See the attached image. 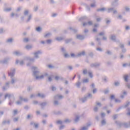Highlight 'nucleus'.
I'll return each instance as SVG.
<instances>
[{
  "label": "nucleus",
  "mask_w": 130,
  "mask_h": 130,
  "mask_svg": "<svg viewBox=\"0 0 130 130\" xmlns=\"http://www.w3.org/2000/svg\"><path fill=\"white\" fill-rule=\"evenodd\" d=\"M115 123L119 126V128H121V126H124L125 128H128V127H130V124L127 122H121L120 121H115Z\"/></svg>",
  "instance_id": "obj_1"
},
{
  "label": "nucleus",
  "mask_w": 130,
  "mask_h": 130,
  "mask_svg": "<svg viewBox=\"0 0 130 130\" xmlns=\"http://www.w3.org/2000/svg\"><path fill=\"white\" fill-rule=\"evenodd\" d=\"M42 54V51L41 50H38L34 52V57L33 58V61H35V59H38L39 58V55Z\"/></svg>",
  "instance_id": "obj_2"
},
{
  "label": "nucleus",
  "mask_w": 130,
  "mask_h": 130,
  "mask_svg": "<svg viewBox=\"0 0 130 130\" xmlns=\"http://www.w3.org/2000/svg\"><path fill=\"white\" fill-rule=\"evenodd\" d=\"M40 74V71L38 69V68L34 66L33 67V76L34 77H36V76H39Z\"/></svg>",
  "instance_id": "obj_3"
},
{
  "label": "nucleus",
  "mask_w": 130,
  "mask_h": 130,
  "mask_svg": "<svg viewBox=\"0 0 130 130\" xmlns=\"http://www.w3.org/2000/svg\"><path fill=\"white\" fill-rule=\"evenodd\" d=\"M110 102L112 101L113 100H115V103H120L121 102V100H118L117 99H115V95L114 94H111L110 96Z\"/></svg>",
  "instance_id": "obj_4"
},
{
  "label": "nucleus",
  "mask_w": 130,
  "mask_h": 130,
  "mask_svg": "<svg viewBox=\"0 0 130 130\" xmlns=\"http://www.w3.org/2000/svg\"><path fill=\"white\" fill-rule=\"evenodd\" d=\"M101 65V63L100 62H94L91 63L90 67V68H95V69H96L97 68H99V67H100Z\"/></svg>",
  "instance_id": "obj_5"
},
{
  "label": "nucleus",
  "mask_w": 130,
  "mask_h": 130,
  "mask_svg": "<svg viewBox=\"0 0 130 130\" xmlns=\"http://www.w3.org/2000/svg\"><path fill=\"white\" fill-rule=\"evenodd\" d=\"M63 96L62 95L59 94H56L54 96V100H61V99H63Z\"/></svg>",
  "instance_id": "obj_6"
},
{
  "label": "nucleus",
  "mask_w": 130,
  "mask_h": 130,
  "mask_svg": "<svg viewBox=\"0 0 130 130\" xmlns=\"http://www.w3.org/2000/svg\"><path fill=\"white\" fill-rule=\"evenodd\" d=\"M119 46L120 47V48H121L122 49V52L123 53H125V52H126V49H125V48H124V45L123 44H120L119 45Z\"/></svg>",
  "instance_id": "obj_7"
},
{
  "label": "nucleus",
  "mask_w": 130,
  "mask_h": 130,
  "mask_svg": "<svg viewBox=\"0 0 130 130\" xmlns=\"http://www.w3.org/2000/svg\"><path fill=\"white\" fill-rule=\"evenodd\" d=\"M85 55H86V51H85V50H83L82 52H79L77 54V58L81 57V56H85Z\"/></svg>",
  "instance_id": "obj_8"
},
{
  "label": "nucleus",
  "mask_w": 130,
  "mask_h": 130,
  "mask_svg": "<svg viewBox=\"0 0 130 130\" xmlns=\"http://www.w3.org/2000/svg\"><path fill=\"white\" fill-rule=\"evenodd\" d=\"M114 10V8H108L107 12H108V13H111V12L113 11V13L114 14H117V10Z\"/></svg>",
  "instance_id": "obj_9"
},
{
  "label": "nucleus",
  "mask_w": 130,
  "mask_h": 130,
  "mask_svg": "<svg viewBox=\"0 0 130 130\" xmlns=\"http://www.w3.org/2000/svg\"><path fill=\"white\" fill-rule=\"evenodd\" d=\"M77 39H79V40H84L85 39V36L82 35H77L76 36Z\"/></svg>",
  "instance_id": "obj_10"
},
{
  "label": "nucleus",
  "mask_w": 130,
  "mask_h": 130,
  "mask_svg": "<svg viewBox=\"0 0 130 130\" xmlns=\"http://www.w3.org/2000/svg\"><path fill=\"white\" fill-rule=\"evenodd\" d=\"M79 101L81 102L82 103H85L87 100H88V99H87L86 96H84V98H79Z\"/></svg>",
  "instance_id": "obj_11"
},
{
  "label": "nucleus",
  "mask_w": 130,
  "mask_h": 130,
  "mask_svg": "<svg viewBox=\"0 0 130 130\" xmlns=\"http://www.w3.org/2000/svg\"><path fill=\"white\" fill-rule=\"evenodd\" d=\"M85 20H89V19L88 18V17L86 16H83V17H81V18H80L79 19V22H82V21H85Z\"/></svg>",
  "instance_id": "obj_12"
},
{
  "label": "nucleus",
  "mask_w": 130,
  "mask_h": 130,
  "mask_svg": "<svg viewBox=\"0 0 130 130\" xmlns=\"http://www.w3.org/2000/svg\"><path fill=\"white\" fill-rule=\"evenodd\" d=\"M35 78L36 80H42V79H44V75H41V76L37 75L36 76H35Z\"/></svg>",
  "instance_id": "obj_13"
},
{
  "label": "nucleus",
  "mask_w": 130,
  "mask_h": 130,
  "mask_svg": "<svg viewBox=\"0 0 130 130\" xmlns=\"http://www.w3.org/2000/svg\"><path fill=\"white\" fill-rule=\"evenodd\" d=\"M118 0H114L113 2L112 3V7H117L118 6Z\"/></svg>",
  "instance_id": "obj_14"
},
{
  "label": "nucleus",
  "mask_w": 130,
  "mask_h": 130,
  "mask_svg": "<svg viewBox=\"0 0 130 130\" xmlns=\"http://www.w3.org/2000/svg\"><path fill=\"white\" fill-rule=\"evenodd\" d=\"M111 40L114 41V42H116V36L114 35H112L110 38Z\"/></svg>",
  "instance_id": "obj_15"
},
{
  "label": "nucleus",
  "mask_w": 130,
  "mask_h": 130,
  "mask_svg": "<svg viewBox=\"0 0 130 130\" xmlns=\"http://www.w3.org/2000/svg\"><path fill=\"white\" fill-rule=\"evenodd\" d=\"M53 114H55V115H62V112H61L60 111H59L57 112L54 111H53Z\"/></svg>",
  "instance_id": "obj_16"
},
{
  "label": "nucleus",
  "mask_w": 130,
  "mask_h": 130,
  "mask_svg": "<svg viewBox=\"0 0 130 130\" xmlns=\"http://www.w3.org/2000/svg\"><path fill=\"white\" fill-rule=\"evenodd\" d=\"M124 80L126 83H128V75H124Z\"/></svg>",
  "instance_id": "obj_17"
},
{
  "label": "nucleus",
  "mask_w": 130,
  "mask_h": 130,
  "mask_svg": "<svg viewBox=\"0 0 130 130\" xmlns=\"http://www.w3.org/2000/svg\"><path fill=\"white\" fill-rule=\"evenodd\" d=\"M100 40H101V38H95V41H97V42H98V45L99 46H101V41H100Z\"/></svg>",
  "instance_id": "obj_18"
},
{
  "label": "nucleus",
  "mask_w": 130,
  "mask_h": 130,
  "mask_svg": "<svg viewBox=\"0 0 130 130\" xmlns=\"http://www.w3.org/2000/svg\"><path fill=\"white\" fill-rule=\"evenodd\" d=\"M98 12H105L106 11V8H99L96 10Z\"/></svg>",
  "instance_id": "obj_19"
},
{
  "label": "nucleus",
  "mask_w": 130,
  "mask_h": 130,
  "mask_svg": "<svg viewBox=\"0 0 130 130\" xmlns=\"http://www.w3.org/2000/svg\"><path fill=\"white\" fill-rule=\"evenodd\" d=\"M113 85L114 86H115V87H118L120 86V82H119V81H115V82H114Z\"/></svg>",
  "instance_id": "obj_20"
},
{
  "label": "nucleus",
  "mask_w": 130,
  "mask_h": 130,
  "mask_svg": "<svg viewBox=\"0 0 130 130\" xmlns=\"http://www.w3.org/2000/svg\"><path fill=\"white\" fill-rule=\"evenodd\" d=\"M79 120H80V116H76L75 118L74 119L75 122L77 123V122H78Z\"/></svg>",
  "instance_id": "obj_21"
},
{
  "label": "nucleus",
  "mask_w": 130,
  "mask_h": 130,
  "mask_svg": "<svg viewBox=\"0 0 130 130\" xmlns=\"http://www.w3.org/2000/svg\"><path fill=\"white\" fill-rule=\"evenodd\" d=\"M69 30H71L72 31H73V32H74V33H75V34H76V33H77V32H78V30L77 29L73 28L72 27H70L69 28Z\"/></svg>",
  "instance_id": "obj_22"
},
{
  "label": "nucleus",
  "mask_w": 130,
  "mask_h": 130,
  "mask_svg": "<svg viewBox=\"0 0 130 130\" xmlns=\"http://www.w3.org/2000/svg\"><path fill=\"white\" fill-rule=\"evenodd\" d=\"M71 41H73L72 38L66 39V40H65V43L66 44H68L70 43V42H71Z\"/></svg>",
  "instance_id": "obj_23"
},
{
  "label": "nucleus",
  "mask_w": 130,
  "mask_h": 130,
  "mask_svg": "<svg viewBox=\"0 0 130 130\" xmlns=\"http://www.w3.org/2000/svg\"><path fill=\"white\" fill-rule=\"evenodd\" d=\"M64 40V38H63V37H57L56 38V40H57V41H61V40Z\"/></svg>",
  "instance_id": "obj_24"
},
{
  "label": "nucleus",
  "mask_w": 130,
  "mask_h": 130,
  "mask_svg": "<svg viewBox=\"0 0 130 130\" xmlns=\"http://www.w3.org/2000/svg\"><path fill=\"white\" fill-rule=\"evenodd\" d=\"M40 106H41L42 108L43 107H45L46 105H47V103L46 102L42 103L41 104H40Z\"/></svg>",
  "instance_id": "obj_25"
},
{
  "label": "nucleus",
  "mask_w": 130,
  "mask_h": 130,
  "mask_svg": "<svg viewBox=\"0 0 130 130\" xmlns=\"http://www.w3.org/2000/svg\"><path fill=\"white\" fill-rule=\"evenodd\" d=\"M50 36H51V32H48V34L45 35L44 37L45 38H49V37H50Z\"/></svg>",
  "instance_id": "obj_26"
},
{
  "label": "nucleus",
  "mask_w": 130,
  "mask_h": 130,
  "mask_svg": "<svg viewBox=\"0 0 130 130\" xmlns=\"http://www.w3.org/2000/svg\"><path fill=\"white\" fill-rule=\"evenodd\" d=\"M70 55L71 57H74V58H78V55L77 54H75L74 53H72L70 54Z\"/></svg>",
  "instance_id": "obj_27"
},
{
  "label": "nucleus",
  "mask_w": 130,
  "mask_h": 130,
  "mask_svg": "<svg viewBox=\"0 0 130 130\" xmlns=\"http://www.w3.org/2000/svg\"><path fill=\"white\" fill-rule=\"evenodd\" d=\"M130 105V102H126V104L123 106V108H126V107H128Z\"/></svg>",
  "instance_id": "obj_28"
},
{
  "label": "nucleus",
  "mask_w": 130,
  "mask_h": 130,
  "mask_svg": "<svg viewBox=\"0 0 130 130\" xmlns=\"http://www.w3.org/2000/svg\"><path fill=\"white\" fill-rule=\"evenodd\" d=\"M38 96L39 97H40V98H42V99L45 98V95H44V94L38 93Z\"/></svg>",
  "instance_id": "obj_29"
},
{
  "label": "nucleus",
  "mask_w": 130,
  "mask_h": 130,
  "mask_svg": "<svg viewBox=\"0 0 130 130\" xmlns=\"http://www.w3.org/2000/svg\"><path fill=\"white\" fill-rule=\"evenodd\" d=\"M36 30L37 32H41V30H42V28L40 26H38L36 28Z\"/></svg>",
  "instance_id": "obj_30"
},
{
  "label": "nucleus",
  "mask_w": 130,
  "mask_h": 130,
  "mask_svg": "<svg viewBox=\"0 0 130 130\" xmlns=\"http://www.w3.org/2000/svg\"><path fill=\"white\" fill-rule=\"evenodd\" d=\"M34 127H35V128H36V129H37V128H38L39 127V124H38V123H34Z\"/></svg>",
  "instance_id": "obj_31"
},
{
  "label": "nucleus",
  "mask_w": 130,
  "mask_h": 130,
  "mask_svg": "<svg viewBox=\"0 0 130 130\" xmlns=\"http://www.w3.org/2000/svg\"><path fill=\"white\" fill-rule=\"evenodd\" d=\"M92 2L93 3V4H91L90 5V7L91 8H95V4H96V1L95 0H93Z\"/></svg>",
  "instance_id": "obj_32"
},
{
  "label": "nucleus",
  "mask_w": 130,
  "mask_h": 130,
  "mask_svg": "<svg viewBox=\"0 0 130 130\" xmlns=\"http://www.w3.org/2000/svg\"><path fill=\"white\" fill-rule=\"evenodd\" d=\"M76 86L77 87V88H80L81 87V82L78 81L76 83Z\"/></svg>",
  "instance_id": "obj_33"
},
{
  "label": "nucleus",
  "mask_w": 130,
  "mask_h": 130,
  "mask_svg": "<svg viewBox=\"0 0 130 130\" xmlns=\"http://www.w3.org/2000/svg\"><path fill=\"white\" fill-rule=\"evenodd\" d=\"M61 52H62V53L64 54V53H66L67 50H66L64 48L62 47V48H61Z\"/></svg>",
  "instance_id": "obj_34"
},
{
  "label": "nucleus",
  "mask_w": 130,
  "mask_h": 130,
  "mask_svg": "<svg viewBox=\"0 0 130 130\" xmlns=\"http://www.w3.org/2000/svg\"><path fill=\"white\" fill-rule=\"evenodd\" d=\"M106 54H108V55H111L112 54V52L109 51V50H107V51L106 52Z\"/></svg>",
  "instance_id": "obj_35"
},
{
  "label": "nucleus",
  "mask_w": 130,
  "mask_h": 130,
  "mask_svg": "<svg viewBox=\"0 0 130 130\" xmlns=\"http://www.w3.org/2000/svg\"><path fill=\"white\" fill-rule=\"evenodd\" d=\"M38 9H39V7L38 6V5L35 6L34 7V11L37 12V11H38Z\"/></svg>",
  "instance_id": "obj_36"
},
{
  "label": "nucleus",
  "mask_w": 130,
  "mask_h": 130,
  "mask_svg": "<svg viewBox=\"0 0 130 130\" xmlns=\"http://www.w3.org/2000/svg\"><path fill=\"white\" fill-rule=\"evenodd\" d=\"M85 96H86V98L88 99V98H92V97H93V95L91 93H88V95Z\"/></svg>",
  "instance_id": "obj_37"
},
{
  "label": "nucleus",
  "mask_w": 130,
  "mask_h": 130,
  "mask_svg": "<svg viewBox=\"0 0 130 130\" xmlns=\"http://www.w3.org/2000/svg\"><path fill=\"white\" fill-rule=\"evenodd\" d=\"M105 21H106V24H107V25H108L109 24H110V20H108V18H106L105 19Z\"/></svg>",
  "instance_id": "obj_38"
},
{
  "label": "nucleus",
  "mask_w": 130,
  "mask_h": 130,
  "mask_svg": "<svg viewBox=\"0 0 130 130\" xmlns=\"http://www.w3.org/2000/svg\"><path fill=\"white\" fill-rule=\"evenodd\" d=\"M101 123L102 125H105V124H106V121L105 120V119H103L101 121Z\"/></svg>",
  "instance_id": "obj_39"
},
{
  "label": "nucleus",
  "mask_w": 130,
  "mask_h": 130,
  "mask_svg": "<svg viewBox=\"0 0 130 130\" xmlns=\"http://www.w3.org/2000/svg\"><path fill=\"white\" fill-rule=\"evenodd\" d=\"M64 122H65V123H70L71 122V120L66 119L64 120Z\"/></svg>",
  "instance_id": "obj_40"
},
{
  "label": "nucleus",
  "mask_w": 130,
  "mask_h": 130,
  "mask_svg": "<svg viewBox=\"0 0 130 130\" xmlns=\"http://www.w3.org/2000/svg\"><path fill=\"white\" fill-rule=\"evenodd\" d=\"M48 68L49 69H55V67L54 66H52L51 64L48 65Z\"/></svg>",
  "instance_id": "obj_41"
},
{
  "label": "nucleus",
  "mask_w": 130,
  "mask_h": 130,
  "mask_svg": "<svg viewBox=\"0 0 130 130\" xmlns=\"http://www.w3.org/2000/svg\"><path fill=\"white\" fill-rule=\"evenodd\" d=\"M46 42L47 44H51V42H52V40L50 39L47 40Z\"/></svg>",
  "instance_id": "obj_42"
},
{
  "label": "nucleus",
  "mask_w": 130,
  "mask_h": 130,
  "mask_svg": "<svg viewBox=\"0 0 130 130\" xmlns=\"http://www.w3.org/2000/svg\"><path fill=\"white\" fill-rule=\"evenodd\" d=\"M64 56L66 58H68L70 57V55L67 53H64Z\"/></svg>",
  "instance_id": "obj_43"
},
{
  "label": "nucleus",
  "mask_w": 130,
  "mask_h": 130,
  "mask_svg": "<svg viewBox=\"0 0 130 130\" xmlns=\"http://www.w3.org/2000/svg\"><path fill=\"white\" fill-rule=\"evenodd\" d=\"M96 49L98 51H100V52H102V51H103V50L102 49V48L100 47L96 48Z\"/></svg>",
  "instance_id": "obj_44"
},
{
  "label": "nucleus",
  "mask_w": 130,
  "mask_h": 130,
  "mask_svg": "<svg viewBox=\"0 0 130 130\" xmlns=\"http://www.w3.org/2000/svg\"><path fill=\"white\" fill-rule=\"evenodd\" d=\"M83 83H89V79L88 78L83 79Z\"/></svg>",
  "instance_id": "obj_45"
},
{
  "label": "nucleus",
  "mask_w": 130,
  "mask_h": 130,
  "mask_svg": "<svg viewBox=\"0 0 130 130\" xmlns=\"http://www.w3.org/2000/svg\"><path fill=\"white\" fill-rule=\"evenodd\" d=\"M104 94H105V95H106L107 94H108V93H109V89H107L106 90H104Z\"/></svg>",
  "instance_id": "obj_46"
},
{
  "label": "nucleus",
  "mask_w": 130,
  "mask_h": 130,
  "mask_svg": "<svg viewBox=\"0 0 130 130\" xmlns=\"http://www.w3.org/2000/svg\"><path fill=\"white\" fill-rule=\"evenodd\" d=\"M65 126H64V125H61V126H59V130L63 129L64 128Z\"/></svg>",
  "instance_id": "obj_47"
},
{
  "label": "nucleus",
  "mask_w": 130,
  "mask_h": 130,
  "mask_svg": "<svg viewBox=\"0 0 130 130\" xmlns=\"http://www.w3.org/2000/svg\"><path fill=\"white\" fill-rule=\"evenodd\" d=\"M58 100H55L54 101V105H58Z\"/></svg>",
  "instance_id": "obj_48"
},
{
  "label": "nucleus",
  "mask_w": 130,
  "mask_h": 130,
  "mask_svg": "<svg viewBox=\"0 0 130 130\" xmlns=\"http://www.w3.org/2000/svg\"><path fill=\"white\" fill-rule=\"evenodd\" d=\"M104 35H105L104 32H101L99 34V36H104Z\"/></svg>",
  "instance_id": "obj_49"
},
{
  "label": "nucleus",
  "mask_w": 130,
  "mask_h": 130,
  "mask_svg": "<svg viewBox=\"0 0 130 130\" xmlns=\"http://www.w3.org/2000/svg\"><path fill=\"white\" fill-rule=\"evenodd\" d=\"M57 124H62V121L61 120H57L56 121Z\"/></svg>",
  "instance_id": "obj_50"
},
{
  "label": "nucleus",
  "mask_w": 130,
  "mask_h": 130,
  "mask_svg": "<svg viewBox=\"0 0 130 130\" xmlns=\"http://www.w3.org/2000/svg\"><path fill=\"white\" fill-rule=\"evenodd\" d=\"M60 78V77L56 76H55L54 79H55V81H58V80H59Z\"/></svg>",
  "instance_id": "obj_51"
},
{
  "label": "nucleus",
  "mask_w": 130,
  "mask_h": 130,
  "mask_svg": "<svg viewBox=\"0 0 130 130\" xmlns=\"http://www.w3.org/2000/svg\"><path fill=\"white\" fill-rule=\"evenodd\" d=\"M51 90L53 91H56V87H55V86H52L51 87Z\"/></svg>",
  "instance_id": "obj_52"
},
{
  "label": "nucleus",
  "mask_w": 130,
  "mask_h": 130,
  "mask_svg": "<svg viewBox=\"0 0 130 130\" xmlns=\"http://www.w3.org/2000/svg\"><path fill=\"white\" fill-rule=\"evenodd\" d=\"M67 69H68V70H69L70 71H72L73 67H72L71 66H67Z\"/></svg>",
  "instance_id": "obj_53"
},
{
  "label": "nucleus",
  "mask_w": 130,
  "mask_h": 130,
  "mask_svg": "<svg viewBox=\"0 0 130 130\" xmlns=\"http://www.w3.org/2000/svg\"><path fill=\"white\" fill-rule=\"evenodd\" d=\"M106 114L105 113H101V117L102 118H104L105 117Z\"/></svg>",
  "instance_id": "obj_54"
},
{
  "label": "nucleus",
  "mask_w": 130,
  "mask_h": 130,
  "mask_svg": "<svg viewBox=\"0 0 130 130\" xmlns=\"http://www.w3.org/2000/svg\"><path fill=\"white\" fill-rule=\"evenodd\" d=\"M122 108H123V106L119 107L116 110V112H118V111H119L120 109H122Z\"/></svg>",
  "instance_id": "obj_55"
},
{
  "label": "nucleus",
  "mask_w": 130,
  "mask_h": 130,
  "mask_svg": "<svg viewBox=\"0 0 130 130\" xmlns=\"http://www.w3.org/2000/svg\"><path fill=\"white\" fill-rule=\"evenodd\" d=\"M125 86L128 88V89H130V83H126L125 84Z\"/></svg>",
  "instance_id": "obj_56"
},
{
  "label": "nucleus",
  "mask_w": 130,
  "mask_h": 130,
  "mask_svg": "<svg viewBox=\"0 0 130 130\" xmlns=\"http://www.w3.org/2000/svg\"><path fill=\"white\" fill-rule=\"evenodd\" d=\"M124 9L125 11H126V12H129L130 11V9L128 7H125Z\"/></svg>",
  "instance_id": "obj_57"
},
{
  "label": "nucleus",
  "mask_w": 130,
  "mask_h": 130,
  "mask_svg": "<svg viewBox=\"0 0 130 130\" xmlns=\"http://www.w3.org/2000/svg\"><path fill=\"white\" fill-rule=\"evenodd\" d=\"M98 110H99V109H98V107H95L93 108V111H94V112H98Z\"/></svg>",
  "instance_id": "obj_58"
},
{
  "label": "nucleus",
  "mask_w": 130,
  "mask_h": 130,
  "mask_svg": "<svg viewBox=\"0 0 130 130\" xmlns=\"http://www.w3.org/2000/svg\"><path fill=\"white\" fill-rule=\"evenodd\" d=\"M96 92H97V88H93L92 90L93 94H95Z\"/></svg>",
  "instance_id": "obj_59"
},
{
  "label": "nucleus",
  "mask_w": 130,
  "mask_h": 130,
  "mask_svg": "<svg viewBox=\"0 0 130 130\" xmlns=\"http://www.w3.org/2000/svg\"><path fill=\"white\" fill-rule=\"evenodd\" d=\"M90 87H91V89H95V84L92 83L91 85H90Z\"/></svg>",
  "instance_id": "obj_60"
},
{
  "label": "nucleus",
  "mask_w": 130,
  "mask_h": 130,
  "mask_svg": "<svg viewBox=\"0 0 130 130\" xmlns=\"http://www.w3.org/2000/svg\"><path fill=\"white\" fill-rule=\"evenodd\" d=\"M88 75L90 78H93V74L92 72H88Z\"/></svg>",
  "instance_id": "obj_61"
},
{
  "label": "nucleus",
  "mask_w": 130,
  "mask_h": 130,
  "mask_svg": "<svg viewBox=\"0 0 130 130\" xmlns=\"http://www.w3.org/2000/svg\"><path fill=\"white\" fill-rule=\"evenodd\" d=\"M87 73H88V72L87 71V69H85L83 71V75H86Z\"/></svg>",
  "instance_id": "obj_62"
},
{
  "label": "nucleus",
  "mask_w": 130,
  "mask_h": 130,
  "mask_svg": "<svg viewBox=\"0 0 130 130\" xmlns=\"http://www.w3.org/2000/svg\"><path fill=\"white\" fill-rule=\"evenodd\" d=\"M92 32H93V33H97V32H98V30H97V29H96V28H95L94 27L93 28V29H92Z\"/></svg>",
  "instance_id": "obj_63"
},
{
  "label": "nucleus",
  "mask_w": 130,
  "mask_h": 130,
  "mask_svg": "<svg viewBox=\"0 0 130 130\" xmlns=\"http://www.w3.org/2000/svg\"><path fill=\"white\" fill-rule=\"evenodd\" d=\"M125 30H126V31H127V30H130V27H129V26L128 25H126V26H125Z\"/></svg>",
  "instance_id": "obj_64"
}]
</instances>
